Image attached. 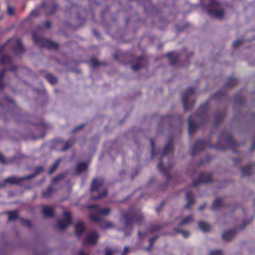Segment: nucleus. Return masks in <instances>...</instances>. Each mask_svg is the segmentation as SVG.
<instances>
[{
	"instance_id": "1",
	"label": "nucleus",
	"mask_w": 255,
	"mask_h": 255,
	"mask_svg": "<svg viewBox=\"0 0 255 255\" xmlns=\"http://www.w3.org/2000/svg\"><path fill=\"white\" fill-rule=\"evenodd\" d=\"M209 14L217 18H222L224 15V11L220 8L218 2L212 3L211 8L208 10Z\"/></svg>"
},
{
	"instance_id": "2",
	"label": "nucleus",
	"mask_w": 255,
	"mask_h": 255,
	"mask_svg": "<svg viewBox=\"0 0 255 255\" xmlns=\"http://www.w3.org/2000/svg\"><path fill=\"white\" fill-rule=\"evenodd\" d=\"M95 208L96 215L90 214L92 220L95 221H100V216H107L109 214L110 210L109 208H100L98 207L91 206Z\"/></svg>"
},
{
	"instance_id": "3",
	"label": "nucleus",
	"mask_w": 255,
	"mask_h": 255,
	"mask_svg": "<svg viewBox=\"0 0 255 255\" xmlns=\"http://www.w3.org/2000/svg\"><path fill=\"white\" fill-rule=\"evenodd\" d=\"M63 216L65 221L60 220L58 222V228L60 230L64 229L72 222V219L70 213L64 212Z\"/></svg>"
},
{
	"instance_id": "4",
	"label": "nucleus",
	"mask_w": 255,
	"mask_h": 255,
	"mask_svg": "<svg viewBox=\"0 0 255 255\" xmlns=\"http://www.w3.org/2000/svg\"><path fill=\"white\" fill-rule=\"evenodd\" d=\"M99 235L96 232H92L88 234L85 240L84 244L89 245H94L97 243Z\"/></svg>"
},
{
	"instance_id": "5",
	"label": "nucleus",
	"mask_w": 255,
	"mask_h": 255,
	"mask_svg": "<svg viewBox=\"0 0 255 255\" xmlns=\"http://www.w3.org/2000/svg\"><path fill=\"white\" fill-rule=\"evenodd\" d=\"M32 37L34 42L38 43L39 42H41V45L44 46L51 47L55 46V44L47 39H41L39 36H37L34 33H32Z\"/></svg>"
},
{
	"instance_id": "6",
	"label": "nucleus",
	"mask_w": 255,
	"mask_h": 255,
	"mask_svg": "<svg viewBox=\"0 0 255 255\" xmlns=\"http://www.w3.org/2000/svg\"><path fill=\"white\" fill-rule=\"evenodd\" d=\"M103 181L102 179L94 180L93 181L91 190L92 192L101 191L103 189Z\"/></svg>"
},
{
	"instance_id": "7",
	"label": "nucleus",
	"mask_w": 255,
	"mask_h": 255,
	"mask_svg": "<svg viewBox=\"0 0 255 255\" xmlns=\"http://www.w3.org/2000/svg\"><path fill=\"white\" fill-rule=\"evenodd\" d=\"M33 176L31 175L30 176H26V177L22 178L12 176V177H9L6 178L4 180V182L5 183H9L10 184H18V183H20L22 180L30 178Z\"/></svg>"
},
{
	"instance_id": "8",
	"label": "nucleus",
	"mask_w": 255,
	"mask_h": 255,
	"mask_svg": "<svg viewBox=\"0 0 255 255\" xmlns=\"http://www.w3.org/2000/svg\"><path fill=\"white\" fill-rule=\"evenodd\" d=\"M235 235V231L234 230H229L224 232L222 235V238L224 241H228L232 239Z\"/></svg>"
},
{
	"instance_id": "9",
	"label": "nucleus",
	"mask_w": 255,
	"mask_h": 255,
	"mask_svg": "<svg viewBox=\"0 0 255 255\" xmlns=\"http://www.w3.org/2000/svg\"><path fill=\"white\" fill-rule=\"evenodd\" d=\"M85 230L84 224L81 222H78L75 226V234L77 236H79L83 233Z\"/></svg>"
},
{
	"instance_id": "10",
	"label": "nucleus",
	"mask_w": 255,
	"mask_h": 255,
	"mask_svg": "<svg viewBox=\"0 0 255 255\" xmlns=\"http://www.w3.org/2000/svg\"><path fill=\"white\" fill-rule=\"evenodd\" d=\"M212 180L211 175L207 173H202L199 176L200 182H209Z\"/></svg>"
},
{
	"instance_id": "11",
	"label": "nucleus",
	"mask_w": 255,
	"mask_h": 255,
	"mask_svg": "<svg viewBox=\"0 0 255 255\" xmlns=\"http://www.w3.org/2000/svg\"><path fill=\"white\" fill-rule=\"evenodd\" d=\"M199 228L203 232H207L211 229L210 226L207 223L200 222L198 223Z\"/></svg>"
},
{
	"instance_id": "12",
	"label": "nucleus",
	"mask_w": 255,
	"mask_h": 255,
	"mask_svg": "<svg viewBox=\"0 0 255 255\" xmlns=\"http://www.w3.org/2000/svg\"><path fill=\"white\" fill-rule=\"evenodd\" d=\"M43 213L45 217H50L53 216V211L49 207H44L43 209Z\"/></svg>"
},
{
	"instance_id": "13",
	"label": "nucleus",
	"mask_w": 255,
	"mask_h": 255,
	"mask_svg": "<svg viewBox=\"0 0 255 255\" xmlns=\"http://www.w3.org/2000/svg\"><path fill=\"white\" fill-rule=\"evenodd\" d=\"M222 205V201L220 199H216L213 202L212 208L214 210H216L219 209Z\"/></svg>"
},
{
	"instance_id": "14",
	"label": "nucleus",
	"mask_w": 255,
	"mask_h": 255,
	"mask_svg": "<svg viewBox=\"0 0 255 255\" xmlns=\"http://www.w3.org/2000/svg\"><path fill=\"white\" fill-rule=\"evenodd\" d=\"M100 226L103 229H110L113 227V224L109 221H102L100 222Z\"/></svg>"
},
{
	"instance_id": "15",
	"label": "nucleus",
	"mask_w": 255,
	"mask_h": 255,
	"mask_svg": "<svg viewBox=\"0 0 255 255\" xmlns=\"http://www.w3.org/2000/svg\"><path fill=\"white\" fill-rule=\"evenodd\" d=\"M186 197L187 203L185 205V208H189L190 205H191L194 203V199H193V198L192 197V195L191 193H187Z\"/></svg>"
},
{
	"instance_id": "16",
	"label": "nucleus",
	"mask_w": 255,
	"mask_h": 255,
	"mask_svg": "<svg viewBox=\"0 0 255 255\" xmlns=\"http://www.w3.org/2000/svg\"><path fill=\"white\" fill-rule=\"evenodd\" d=\"M88 167V164L86 163H81L77 165L76 170L78 172L85 171Z\"/></svg>"
},
{
	"instance_id": "17",
	"label": "nucleus",
	"mask_w": 255,
	"mask_h": 255,
	"mask_svg": "<svg viewBox=\"0 0 255 255\" xmlns=\"http://www.w3.org/2000/svg\"><path fill=\"white\" fill-rule=\"evenodd\" d=\"M194 90L192 88H189L186 92V95L185 96H183L182 97V100L183 103L184 105V106L186 107V105L187 104V99H186V96L191 94L193 93Z\"/></svg>"
},
{
	"instance_id": "18",
	"label": "nucleus",
	"mask_w": 255,
	"mask_h": 255,
	"mask_svg": "<svg viewBox=\"0 0 255 255\" xmlns=\"http://www.w3.org/2000/svg\"><path fill=\"white\" fill-rule=\"evenodd\" d=\"M46 78L48 81L52 85H54L57 82L56 78L51 74L47 75Z\"/></svg>"
},
{
	"instance_id": "19",
	"label": "nucleus",
	"mask_w": 255,
	"mask_h": 255,
	"mask_svg": "<svg viewBox=\"0 0 255 255\" xmlns=\"http://www.w3.org/2000/svg\"><path fill=\"white\" fill-rule=\"evenodd\" d=\"M193 221V218L191 216H188L185 218L180 223L181 225H185L188 224Z\"/></svg>"
},
{
	"instance_id": "20",
	"label": "nucleus",
	"mask_w": 255,
	"mask_h": 255,
	"mask_svg": "<svg viewBox=\"0 0 255 255\" xmlns=\"http://www.w3.org/2000/svg\"><path fill=\"white\" fill-rule=\"evenodd\" d=\"M8 215V220L9 221L15 220L18 217L17 213L15 211L9 212Z\"/></svg>"
},
{
	"instance_id": "21",
	"label": "nucleus",
	"mask_w": 255,
	"mask_h": 255,
	"mask_svg": "<svg viewBox=\"0 0 255 255\" xmlns=\"http://www.w3.org/2000/svg\"><path fill=\"white\" fill-rule=\"evenodd\" d=\"M60 160H57L55 163L54 164H53V165L52 166V167L51 168V169H50V170L49 171V174H52L54 171L56 169V168L58 167L59 163H60Z\"/></svg>"
},
{
	"instance_id": "22",
	"label": "nucleus",
	"mask_w": 255,
	"mask_h": 255,
	"mask_svg": "<svg viewBox=\"0 0 255 255\" xmlns=\"http://www.w3.org/2000/svg\"><path fill=\"white\" fill-rule=\"evenodd\" d=\"M194 128L195 127L191 121V118H190L188 122V128L189 132L191 133V132L194 130Z\"/></svg>"
},
{
	"instance_id": "23",
	"label": "nucleus",
	"mask_w": 255,
	"mask_h": 255,
	"mask_svg": "<svg viewBox=\"0 0 255 255\" xmlns=\"http://www.w3.org/2000/svg\"><path fill=\"white\" fill-rule=\"evenodd\" d=\"M209 255H223V254L221 251L215 250L211 251Z\"/></svg>"
},
{
	"instance_id": "24",
	"label": "nucleus",
	"mask_w": 255,
	"mask_h": 255,
	"mask_svg": "<svg viewBox=\"0 0 255 255\" xmlns=\"http://www.w3.org/2000/svg\"><path fill=\"white\" fill-rule=\"evenodd\" d=\"M17 49H18L19 51H21L23 50V46L22 45L19 40H17Z\"/></svg>"
},
{
	"instance_id": "25",
	"label": "nucleus",
	"mask_w": 255,
	"mask_h": 255,
	"mask_svg": "<svg viewBox=\"0 0 255 255\" xmlns=\"http://www.w3.org/2000/svg\"><path fill=\"white\" fill-rule=\"evenodd\" d=\"M7 13L9 15H13L14 13V10L13 8L11 6H8Z\"/></svg>"
},
{
	"instance_id": "26",
	"label": "nucleus",
	"mask_w": 255,
	"mask_h": 255,
	"mask_svg": "<svg viewBox=\"0 0 255 255\" xmlns=\"http://www.w3.org/2000/svg\"><path fill=\"white\" fill-rule=\"evenodd\" d=\"M9 61V57L7 56H3L1 58L2 63H6Z\"/></svg>"
},
{
	"instance_id": "27",
	"label": "nucleus",
	"mask_w": 255,
	"mask_h": 255,
	"mask_svg": "<svg viewBox=\"0 0 255 255\" xmlns=\"http://www.w3.org/2000/svg\"><path fill=\"white\" fill-rule=\"evenodd\" d=\"M239 46V40H236L235 41V42L233 43V46L234 48H237Z\"/></svg>"
},
{
	"instance_id": "28",
	"label": "nucleus",
	"mask_w": 255,
	"mask_h": 255,
	"mask_svg": "<svg viewBox=\"0 0 255 255\" xmlns=\"http://www.w3.org/2000/svg\"><path fill=\"white\" fill-rule=\"evenodd\" d=\"M181 233L182 234V236L185 238H186L189 236V233L186 231H182L181 232Z\"/></svg>"
},
{
	"instance_id": "29",
	"label": "nucleus",
	"mask_w": 255,
	"mask_h": 255,
	"mask_svg": "<svg viewBox=\"0 0 255 255\" xmlns=\"http://www.w3.org/2000/svg\"><path fill=\"white\" fill-rule=\"evenodd\" d=\"M38 12L36 10L32 11L30 13V15L32 16H36L38 15Z\"/></svg>"
},
{
	"instance_id": "30",
	"label": "nucleus",
	"mask_w": 255,
	"mask_h": 255,
	"mask_svg": "<svg viewBox=\"0 0 255 255\" xmlns=\"http://www.w3.org/2000/svg\"><path fill=\"white\" fill-rule=\"evenodd\" d=\"M107 193V190H105V191H104V194H103V195H99L98 197H93V198H94V199H99V198H102V197H103L104 196L106 195Z\"/></svg>"
},
{
	"instance_id": "31",
	"label": "nucleus",
	"mask_w": 255,
	"mask_h": 255,
	"mask_svg": "<svg viewBox=\"0 0 255 255\" xmlns=\"http://www.w3.org/2000/svg\"><path fill=\"white\" fill-rule=\"evenodd\" d=\"M113 252L109 249L106 250L105 255H113Z\"/></svg>"
},
{
	"instance_id": "32",
	"label": "nucleus",
	"mask_w": 255,
	"mask_h": 255,
	"mask_svg": "<svg viewBox=\"0 0 255 255\" xmlns=\"http://www.w3.org/2000/svg\"><path fill=\"white\" fill-rule=\"evenodd\" d=\"M43 171V168L41 167L37 168L36 170V174H39Z\"/></svg>"
},
{
	"instance_id": "33",
	"label": "nucleus",
	"mask_w": 255,
	"mask_h": 255,
	"mask_svg": "<svg viewBox=\"0 0 255 255\" xmlns=\"http://www.w3.org/2000/svg\"><path fill=\"white\" fill-rule=\"evenodd\" d=\"M0 161L1 162H6L4 157L0 153Z\"/></svg>"
},
{
	"instance_id": "34",
	"label": "nucleus",
	"mask_w": 255,
	"mask_h": 255,
	"mask_svg": "<svg viewBox=\"0 0 255 255\" xmlns=\"http://www.w3.org/2000/svg\"><path fill=\"white\" fill-rule=\"evenodd\" d=\"M83 127V125H81V126H80L79 127H77V128H76L74 129V131H77V130L79 129H81Z\"/></svg>"
},
{
	"instance_id": "35",
	"label": "nucleus",
	"mask_w": 255,
	"mask_h": 255,
	"mask_svg": "<svg viewBox=\"0 0 255 255\" xmlns=\"http://www.w3.org/2000/svg\"><path fill=\"white\" fill-rule=\"evenodd\" d=\"M170 150V147H166L164 150V153H163V155L165 154H166V152H167V150Z\"/></svg>"
},
{
	"instance_id": "36",
	"label": "nucleus",
	"mask_w": 255,
	"mask_h": 255,
	"mask_svg": "<svg viewBox=\"0 0 255 255\" xmlns=\"http://www.w3.org/2000/svg\"><path fill=\"white\" fill-rule=\"evenodd\" d=\"M128 251V247L126 246L125 247L124 254H126Z\"/></svg>"
},
{
	"instance_id": "37",
	"label": "nucleus",
	"mask_w": 255,
	"mask_h": 255,
	"mask_svg": "<svg viewBox=\"0 0 255 255\" xmlns=\"http://www.w3.org/2000/svg\"><path fill=\"white\" fill-rule=\"evenodd\" d=\"M23 224L26 226H29L30 225V222L28 221H25Z\"/></svg>"
},
{
	"instance_id": "38",
	"label": "nucleus",
	"mask_w": 255,
	"mask_h": 255,
	"mask_svg": "<svg viewBox=\"0 0 255 255\" xmlns=\"http://www.w3.org/2000/svg\"><path fill=\"white\" fill-rule=\"evenodd\" d=\"M162 167V163L161 162L159 163L158 165V168L160 170Z\"/></svg>"
},
{
	"instance_id": "39",
	"label": "nucleus",
	"mask_w": 255,
	"mask_h": 255,
	"mask_svg": "<svg viewBox=\"0 0 255 255\" xmlns=\"http://www.w3.org/2000/svg\"><path fill=\"white\" fill-rule=\"evenodd\" d=\"M132 68L134 70H137L138 69V67L137 66H133L132 67Z\"/></svg>"
},
{
	"instance_id": "40",
	"label": "nucleus",
	"mask_w": 255,
	"mask_h": 255,
	"mask_svg": "<svg viewBox=\"0 0 255 255\" xmlns=\"http://www.w3.org/2000/svg\"><path fill=\"white\" fill-rule=\"evenodd\" d=\"M73 143H74V142H73L71 144H69V145H68V146L66 147H64V148L62 149V150H65L69 148V146H70L72 144H73Z\"/></svg>"
},
{
	"instance_id": "41",
	"label": "nucleus",
	"mask_w": 255,
	"mask_h": 255,
	"mask_svg": "<svg viewBox=\"0 0 255 255\" xmlns=\"http://www.w3.org/2000/svg\"><path fill=\"white\" fill-rule=\"evenodd\" d=\"M50 23L48 21L46 22V26L48 28L50 27Z\"/></svg>"
},
{
	"instance_id": "42",
	"label": "nucleus",
	"mask_w": 255,
	"mask_h": 255,
	"mask_svg": "<svg viewBox=\"0 0 255 255\" xmlns=\"http://www.w3.org/2000/svg\"><path fill=\"white\" fill-rule=\"evenodd\" d=\"M60 178H61V175H59L57 178H54L53 180V181H55Z\"/></svg>"
},
{
	"instance_id": "43",
	"label": "nucleus",
	"mask_w": 255,
	"mask_h": 255,
	"mask_svg": "<svg viewBox=\"0 0 255 255\" xmlns=\"http://www.w3.org/2000/svg\"><path fill=\"white\" fill-rule=\"evenodd\" d=\"M4 72L3 71H2L1 73H0V79L3 77V76L4 75Z\"/></svg>"
},
{
	"instance_id": "44",
	"label": "nucleus",
	"mask_w": 255,
	"mask_h": 255,
	"mask_svg": "<svg viewBox=\"0 0 255 255\" xmlns=\"http://www.w3.org/2000/svg\"><path fill=\"white\" fill-rule=\"evenodd\" d=\"M155 239L153 238V239H150L149 240V243H151L152 242H153V241H154Z\"/></svg>"
},
{
	"instance_id": "45",
	"label": "nucleus",
	"mask_w": 255,
	"mask_h": 255,
	"mask_svg": "<svg viewBox=\"0 0 255 255\" xmlns=\"http://www.w3.org/2000/svg\"><path fill=\"white\" fill-rule=\"evenodd\" d=\"M85 255L83 253V252H81L80 253V255Z\"/></svg>"
},
{
	"instance_id": "46",
	"label": "nucleus",
	"mask_w": 255,
	"mask_h": 255,
	"mask_svg": "<svg viewBox=\"0 0 255 255\" xmlns=\"http://www.w3.org/2000/svg\"><path fill=\"white\" fill-rule=\"evenodd\" d=\"M202 208H203V207H199V209H200V210L202 209Z\"/></svg>"
},
{
	"instance_id": "47",
	"label": "nucleus",
	"mask_w": 255,
	"mask_h": 255,
	"mask_svg": "<svg viewBox=\"0 0 255 255\" xmlns=\"http://www.w3.org/2000/svg\"><path fill=\"white\" fill-rule=\"evenodd\" d=\"M151 144H152V146H153V143H152V141H151ZM152 148H153V147H152Z\"/></svg>"
},
{
	"instance_id": "48",
	"label": "nucleus",
	"mask_w": 255,
	"mask_h": 255,
	"mask_svg": "<svg viewBox=\"0 0 255 255\" xmlns=\"http://www.w3.org/2000/svg\"><path fill=\"white\" fill-rule=\"evenodd\" d=\"M69 142H70V141H68V142H67V144H68Z\"/></svg>"
}]
</instances>
